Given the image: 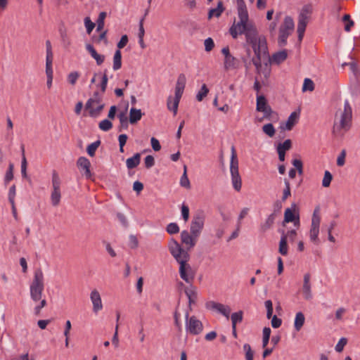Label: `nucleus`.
Returning a JSON list of instances; mask_svg holds the SVG:
<instances>
[{"mask_svg": "<svg viewBox=\"0 0 360 360\" xmlns=\"http://www.w3.org/2000/svg\"><path fill=\"white\" fill-rule=\"evenodd\" d=\"M229 31L234 39L237 38L238 34H245L246 41L252 46L255 55L252 61L259 72L262 61L269 58L266 37L259 34L253 23L243 19H240L237 23L234 22Z\"/></svg>", "mask_w": 360, "mask_h": 360, "instance_id": "1", "label": "nucleus"}, {"mask_svg": "<svg viewBox=\"0 0 360 360\" xmlns=\"http://www.w3.org/2000/svg\"><path fill=\"white\" fill-rule=\"evenodd\" d=\"M44 289L43 274L41 270L34 274V280L30 285L31 300H27V305L29 309H34L35 314L38 315L41 309L46 305V302L41 299Z\"/></svg>", "mask_w": 360, "mask_h": 360, "instance_id": "2", "label": "nucleus"}, {"mask_svg": "<svg viewBox=\"0 0 360 360\" xmlns=\"http://www.w3.org/2000/svg\"><path fill=\"white\" fill-rule=\"evenodd\" d=\"M230 167L233 186L237 191H240L242 186V180L238 172V162L236 152L233 146L231 148V160Z\"/></svg>", "mask_w": 360, "mask_h": 360, "instance_id": "3", "label": "nucleus"}, {"mask_svg": "<svg viewBox=\"0 0 360 360\" xmlns=\"http://www.w3.org/2000/svg\"><path fill=\"white\" fill-rule=\"evenodd\" d=\"M186 85V77L184 75H179L175 89V98H174V102L172 106L171 105V101H169L167 103V106L169 109H172L174 113V115L177 112L179 103L180 98L183 94L184 88Z\"/></svg>", "mask_w": 360, "mask_h": 360, "instance_id": "4", "label": "nucleus"}, {"mask_svg": "<svg viewBox=\"0 0 360 360\" xmlns=\"http://www.w3.org/2000/svg\"><path fill=\"white\" fill-rule=\"evenodd\" d=\"M312 12V6L311 5L304 6L299 16V22L297 25V33H298V39L301 41L304 36V33L305 31V28L308 23V20L309 18V15Z\"/></svg>", "mask_w": 360, "mask_h": 360, "instance_id": "5", "label": "nucleus"}, {"mask_svg": "<svg viewBox=\"0 0 360 360\" xmlns=\"http://www.w3.org/2000/svg\"><path fill=\"white\" fill-rule=\"evenodd\" d=\"M294 30V22L290 17H285L283 24L279 29L278 43L281 46L286 44L287 38Z\"/></svg>", "mask_w": 360, "mask_h": 360, "instance_id": "6", "label": "nucleus"}, {"mask_svg": "<svg viewBox=\"0 0 360 360\" xmlns=\"http://www.w3.org/2000/svg\"><path fill=\"white\" fill-rule=\"evenodd\" d=\"M352 118V109L347 102L345 104L344 112L341 115L340 123L335 124L333 132L340 134L342 129L347 130Z\"/></svg>", "mask_w": 360, "mask_h": 360, "instance_id": "7", "label": "nucleus"}, {"mask_svg": "<svg viewBox=\"0 0 360 360\" xmlns=\"http://www.w3.org/2000/svg\"><path fill=\"white\" fill-rule=\"evenodd\" d=\"M189 259V255H184L183 256V259L178 261L180 264V275L182 279H184L186 282H189L191 279L193 278V276L191 274V267L187 263Z\"/></svg>", "mask_w": 360, "mask_h": 360, "instance_id": "8", "label": "nucleus"}, {"mask_svg": "<svg viewBox=\"0 0 360 360\" xmlns=\"http://www.w3.org/2000/svg\"><path fill=\"white\" fill-rule=\"evenodd\" d=\"M257 110L264 113V118L269 120L273 113L271 108L268 105L264 96H258L257 98Z\"/></svg>", "mask_w": 360, "mask_h": 360, "instance_id": "9", "label": "nucleus"}, {"mask_svg": "<svg viewBox=\"0 0 360 360\" xmlns=\"http://www.w3.org/2000/svg\"><path fill=\"white\" fill-rule=\"evenodd\" d=\"M97 96H98V93H96L95 94L96 98H90L87 101L86 106H85L86 109L89 110V114L92 117L97 116L98 115H99L100 112H101V110L104 108L103 104H100L95 109L93 108L94 104H95V103L99 104L100 103V99L98 98H97Z\"/></svg>", "mask_w": 360, "mask_h": 360, "instance_id": "10", "label": "nucleus"}, {"mask_svg": "<svg viewBox=\"0 0 360 360\" xmlns=\"http://www.w3.org/2000/svg\"><path fill=\"white\" fill-rule=\"evenodd\" d=\"M53 191L51 194V200L53 204L56 205L60 202V180L57 174L54 173L53 175Z\"/></svg>", "mask_w": 360, "mask_h": 360, "instance_id": "11", "label": "nucleus"}, {"mask_svg": "<svg viewBox=\"0 0 360 360\" xmlns=\"http://www.w3.org/2000/svg\"><path fill=\"white\" fill-rule=\"evenodd\" d=\"M169 250L172 255L177 261L182 259L184 255H188V252L182 249L176 240H172L171 242Z\"/></svg>", "mask_w": 360, "mask_h": 360, "instance_id": "12", "label": "nucleus"}, {"mask_svg": "<svg viewBox=\"0 0 360 360\" xmlns=\"http://www.w3.org/2000/svg\"><path fill=\"white\" fill-rule=\"evenodd\" d=\"M320 222L321 219L319 216L316 212H314L311 221V228L310 229V237L313 241H316L318 239Z\"/></svg>", "mask_w": 360, "mask_h": 360, "instance_id": "13", "label": "nucleus"}, {"mask_svg": "<svg viewBox=\"0 0 360 360\" xmlns=\"http://www.w3.org/2000/svg\"><path fill=\"white\" fill-rule=\"evenodd\" d=\"M202 330V323L195 316H192L188 322V330L192 334H198Z\"/></svg>", "mask_w": 360, "mask_h": 360, "instance_id": "14", "label": "nucleus"}, {"mask_svg": "<svg viewBox=\"0 0 360 360\" xmlns=\"http://www.w3.org/2000/svg\"><path fill=\"white\" fill-rule=\"evenodd\" d=\"M203 219L199 216L195 217L191 223V231L194 237H197L200 231L203 227Z\"/></svg>", "mask_w": 360, "mask_h": 360, "instance_id": "15", "label": "nucleus"}, {"mask_svg": "<svg viewBox=\"0 0 360 360\" xmlns=\"http://www.w3.org/2000/svg\"><path fill=\"white\" fill-rule=\"evenodd\" d=\"M236 2L239 18L249 20L248 12L244 0H236Z\"/></svg>", "mask_w": 360, "mask_h": 360, "instance_id": "16", "label": "nucleus"}, {"mask_svg": "<svg viewBox=\"0 0 360 360\" xmlns=\"http://www.w3.org/2000/svg\"><path fill=\"white\" fill-rule=\"evenodd\" d=\"M181 241L183 243L188 245V249L195 245V238L193 235L191 236L188 231H184L181 234Z\"/></svg>", "mask_w": 360, "mask_h": 360, "instance_id": "17", "label": "nucleus"}, {"mask_svg": "<svg viewBox=\"0 0 360 360\" xmlns=\"http://www.w3.org/2000/svg\"><path fill=\"white\" fill-rule=\"evenodd\" d=\"M77 165L85 170V174L87 178H90L91 176L89 167L90 162L84 157H81L77 161Z\"/></svg>", "mask_w": 360, "mask_h": 360, "instance_id": "18", "label": "nucleus"}, {"mask_svg": "<svg viewBox=\"0 0 360 360\" xmlns=\"http://www.w3.org/2000/svg\"><path fill=\"white\" fill-rule=\"evenodd\" d=\"M86 49L89 51L91 56L96 60L97 65H101L105 59V56L103 55L98 54L95 49L91 44L86 45Z\"/></svg>", "mask_w": 360, "mask_h": 360, "instance_id": "19", "label": "nucleus"}, {"mask_svg": "<svg viewBox=\"0 0 360 360\" xmlns=\"http://www.w3.org/2000/svg\"><path fill=\"white\" fill-rule=\"evenodd\" d=\"M91 299L92 300L94 309L95 311H98L102 308L101 299L98 291L94 290L91 292Z\"/></svg>", "mask_w": 360, "mask_h": 360, "instance_id": "20", "label": "nucleus"}, {"mask_svg": "<svg viewBox=\"0 0 360 360\" xmlns=\"http://www.w3.org/2000/svg\"><path fill=\"white\" fill-rule=\"evenodd\" d=\"M298 118V113L297 112H293L291 113V115L289 116L286 123L285 127L281 126V128L283 130H291L295 124L296 123V121Z\"/></svg>", "mask_w": 360, "mask_h": 360, "instance_id": "21", "label": "nucleus"}, {"mask_svg": "<svg viewBox=\"0 0 360 360\" xmlns=\"http://www.w3.org/2000/svg\"><path fill=\"white\" fill-rule=\"evenodd\" d=\"M224 9L225 8L224 7L223 2L219 1L216 8H212L209 11L208 19H211L213 16H215L217 18L219 17L224 11Z\"/></svg>", "mask_w": 360, "mask_h": 360, "instance_id": "22", "label": "nucleus"}, {"mask_svg": "<svg viewBox=\"0 0 360 360\" xmlns=\"http://www.w3.org/2000/svg\"><path fill=\"white\" fill-rule=\"evenodd\" d=\"M142 116L141 110L132 108L129 112V122L131 124H135L141 120Z\"/></svg>", "mask_w": 360, "mask_h": 360, "instance_id": "23", "label": "nucleus"}, {"mask_svg": "<svg viewBox=\"0 0 360 360\" xmlns=\"http://www.w3.org/2000/svg\"><path fill=\"white\" fill-rule=\"evenodd\" d=\"M141 155L139 153L135 154L132 158L127 160V166L129 169L136 167L140 163Z\"/></svg>", "mask_w": 360, "mask_h": 360, "instance_id": "24", "label": "nucleus"}, {"mask_svg": "<svg viewBox=\"0 0 360 360\" xmlns=\"http://www.w3.org/2000/svg\"><path fill=\"white\" fill-rule=\"evenodd\" d=\"M304 316L302 312H298L296 314L295 320V329L299 331L301 328L303 326L304 323Z\"/></svg>", "mask_w": 360, "mask_h": 360, "instance_id": "25", "label": "nucleus"}, {"mask_svg": "<svg viewBox=\"0 0 360 360\" xmlns=\"http://www.w3.org/2000/svg\"><path fill=\"white\" fill-rule=\"evenodd\" d=\"M287 58V53L285 51H278L272 56V60L276 63L283 62Z\"/></svg>", "mask_w": 360, "mask_h": 360, "instance_id": "26", "label": "nucleus"}, {"mask_svg": "<svg viewBox=\"0 0 360 360\" xmlns=\"http://www.w3.org/2000/svg\"><path fill=\"white\" fill-rule=\"evenodd\" d=\"M122 55L121 51L120 50H117L114 58H113V68L114 70H118L121 68L122 65Z\"/></svg>", "mask_w": 360, "mask_h": 360, "instance_id": "27", "label": "nucleus"}, {"mask_svg": "<svg viewBox=\"0 0 360 360\" xmlns=\"http://www.w3.org/2000/svg\"><path fill=\"white\" fill-rule=\"evenodd\" d=\"M279 252L283 255L288 253L287 236H282L279 244Z\"/></svg>", "mask_w": 360, "mask_h": 360, "instance_id": "28", "label": "nucleus"}, {"mask_svg": "<svg viewBox=\"0 0 360 360\" xmlns=\"http://www.w3.org/2000/svg\"><path fill=\"white\" fill-rule=\"evenodd\" d=\"M262 131L265 134H266L269 137H273L276 132V130H275L273 124L271 123L264 124L262 127Z\"/></svg>", "mask_w": 360, "mask_h": 360, "instance_id": "29", "label": "nucleus"}, {"mask_svg": "<svg viewBox=\"0 0 360 360\" xmlns=\"http://www.w3.org/2000/svg\"><path fill=\"white\" fill-rule=\"evenodd\" d=\"M294 221H295V216L292 210L290 208L286 209L284 213L283 224L285 223L292 222Z\"/></svg>", "mask_w": 360, "mask_h": 360, "instance_id": "30", "label": "nucleus"}, {"mask_svg": "<svg viewBox=\"0 0 360 360\" xmlns=\"http://www.w3.org/2000/svg\"><path fill=\"white\" fill-rule=\"evenodd\" d=\"M118 118L121 124V127L127 128L128 127V117L127 115V111L120 112L118 114Z\"/></svg>", "mask_w": 360, "mask_h": 360, "instance_id": "31", "label": "nucleus"}, {"mask_svg": "<svg viewBox=\"0 0 360 360\" xmlns=\"http://www.w3.org/2000/svg\"><path fill=\"white\" fill-rule=\"evenodd\" d=\"M100 144H101V141H96L94 143H92L91 144H90L87 147V153H88V154L90 156H91V157L94 156L96 150L100 146Z\"/></svg>", "mask_w": 360, "mask_h": 360, "instance_id": "32", "label": "nucleus"}, {"mask_svg": "<svg viewBox=\"0 0 360 360\" xmlns=\"http://www.w3.org/2000/svg\"><path fill=\"white\" fill-rule=\"evenodd\" d=\"M242 319H243V311H242L232 314V315H231L232 326H236L237 322L241 321Z\"/></svg>", "mask_w": 360, "mask_h": 360, "instance_id": "33", "label": "nucleus"}, {"mask_svg": "<svg viewBox=\"0 0 360 360\" xmlns=\"http://www.w3.org/2000/svg\"><path fill=\"white\" fill-rule=\"evenodd\" d=\"M271 334V329L269 328H264L263 330V343L262 347L264 348L266 347Z\"/></svg>", "mask_w": 360, "mask_h": 360, "instance_id": "34", "label": "nucleus"}, {"mask_svg": "<svg viewBox=\"0 0 360 360\" xmlns=\"http://www.w3.org/2000/svg\"><path fill=\"white\" fill-rule=\"evenodd\" d=\"M106 16V13L105 12H101L99 14V17L97 20V31H101L103 29L104 27V20Z\"/></svg>", "mask_w": 360, "mask_h": 360, "instance_id": "35", "label": "nucleus"}, {"mask_svg": "<svg viewBox=\"0 0 360 360\" xmlns=\"http://www.w3.org/2000/svg\"><path fill=\"white\" fill-rule=\"evenodd\" d=\"M309 279H310V275L309 274H305L304 278V292L307 295L310 294V285H309Z\"/></svg>", "mask_w": 360, "mask_h": 360, "instance_id": "36", "label": "nucleus"}, {"mask_svg": "<svg viewBox=\"0 0 360 360\" xmlns=\"http://www.w3.org/2000/svg\"><path fill=\"white\" fill-rule=\"evenodd\" d=\"M314 89V82L310 79H305L302 87L303 91H313Z\"/></svg>", "mask_w": 360, "mask_h": 360, "instance_id": "37", "label": "nucleus"}, {"mask_svg": "<svg viewBox=\"0 0 360 360\" xmlns=\"http://www.w3.org/2000/svg\"><path fill=\"white\" fill-rule=\"evenodd\" d=\"M214 307L216 309H217L219 311H220L222 314H224L227 318H229L230 310L229 309L226 308L223 304H215L214 305Z\"/></svg>", "mask_w": 360, "mask_h": 360, "instance_id": "38", "label": "nucleus"}, {"mask_svg": "<svg viewBox=\"0 0 360 360\" xmlns=\"http://www.w3.org/2000/svg\"><path fill=\"white\" fill-rule=\"evenodd\" d=\"M333 179L332 174L326 171L323 179L322 184L324 187H328L330 184V181Z\"/></svg>", "mask_w": 360, "mask_h": 360, "instance_id": "39", "label": "nucleus"}, {"mask_svg": "<svg viewBox=\"0 0 360 360\" xmlns=\"http://www.w3.org/2000/svg\"><path fill=\"white\" fill-rule=\"evenodd\" d=\"M292 143L290 139L285 140L283 143H279L277 146V149H281L283 151H286L290 149Z\"/></svg>", "mask_w": 360, "mask_h": 360, "instance_id": "40", "label": "nucleus"}, {"mask_svg": "<svg viewBox=\"0 0 360 360\" xmlns=\"http://www.w3.org/2000/svg\"><path fill=\"white\" fill-rule=\"evenodd\" d=\"M112 126V122L108 120H104L99 123V127L103 131L109 130Z\"/></svg>", "mask_w": 360, "mask_h": 360, "instance_id": "41", "label": "nucleus"}, {"mask_svg": "<svg viewBox=\"0 0 360 360\" xmlns=\"http://www.w3.org/2000/svg\"><path fill=\"white\" fill-rule=\"evenodd\" d=\"M167 231L170 234L176 233L179 231V226L176 223H171L167 226Z\"/></svg>", "mask_w": 360, "mask_h": 360, "instance_id": "42", "label": "nucleus"}, {"mask_svg": "<svg viewBox=\"0 0 360 360\" xmlns=\"http://www.w3.org/2000/svg\"><path fill=\"white\" fill-rule=\"evenodd\" d=\"M209 92V89L207 88L205 84H203L201 91L198 94L197 98L199 101H202L204 97L207 96Z\"/></svg>", "mask_w": 360, "mask_h": 360, "instance_id": "43", "label": "nucleus"}, {"mask_svg": "<svg viewBox=\"0 0 360 360\" xmlns=\"http://www.w3.org/2000/svg\"><path fill=\"white\" fill-rule=\"evenodd\" d=\"M181 185L186 188L190 187V182L186 175V167H184V172L181 179Z\"/></svg>", "mask_w": 360, "mask_h": 360, "instance_id": "44", "label": "nucleus"}, {"mask_svg": "<svg viewBox=\"0 0 360 360\" xmlns=\"http://www.w3.org/2000/svg\"><path fill=\"white\" fill-rule=\"evenodd\" d=\"M84 23L86 27L88 34H90L93 29L95 27V23L91 22L89 17L85 18Z\"/></svg>", "mask_w": 360, "mask_h": 360, "instance_id": "45", "label": "nucleus"}, {"mask_svg": "<svg viewBox=\"0 0 360 360\" xmlns=\"http://www.w3.org/2000/svg\"><path fill=\"white\" fill-rule=\"evenodd\" d=\"M347 340L346 338H342L340 340L335 347V349L338 352H341L343 350L344 347L346 345Z\"/></svg>", "mask_w": 360, "mask_h": 360, "instance_id": "46", "label": "nucleus"}, {"mask_svg": "<svg viewBox=\"0 0 360 360\" xmlns=\"http://www.w3.org/2000/svg\"><path fill=\"white\" fill-rule=\"evenodd\" d=\"M285 188L283 191V195L282 200H285L288 196L291 195L290 183L288 181H285Z\"/></svg>", "mask_w": 360, "mask_h": 360, "instance_id": "47", "label": "nucleus"}, {"mask_svg": "<svg viewBox=\"0 0 360 360\" xmlns=\"http://www.w3.org/2000/svg\"><path fill=\"white\" fill-rule=\"evenodd\" d=\"M244 349L246 351L245 356L247 360H253V352L251 349L250 345H245Z\"/></svg>", "mask_w": 360, "mask_h": 360, "instance_id": "48", "label": "nucleus"}, {"mask_svg": "<svg viewBox=\"0 0 360 360\" xmlns=\"http://www.w3.org/2000/svg\"><path fill=\"white\" fill-rule=\"evenodd\" d=\"M235 58L232 56H229L225 58L224 66L226 69H228L234 65Z\"/></svg>", "mask_w": 360, "mask_h": 360, "instance_id": "49", "label": "nucleus"}, {"mask_svg": "<svg viewBox=\"0 0 360 360\" xmlns=\"http://www.w3.org/2000/svg\"><path fill=\"white\" fill-rule=\"evenodd\" d=\"M127 140V136L126 134H121L119 136V143H120V152H123V147L125 145Z\"/></svg>", "mask_w": 360, "mask_h": 360, "instance_id": "50", "label": "nucleus"}, {"mask_svg": "<svg viewBox=\"0 0 360 360\" xmlns=\"http://www.w3.org/2000/svg\"><path fill=\"white\" fill-rule=\"evenodd\" d=\"M143 20L142 19L141 20V22H140V28H139V39H140V44L141 45V46L143 48L144 47V44H143L144 29H143Z\"/></svg>", "mask_w": 360, "mask_h": 360, "instance_id": "51", "label": "nucleus"}, {"mask_svg": "<svg viewBox=\"0 0 360 360\" xmlns=\"http://www.w3.org/2000/svg\"><path fill=\"white\" fill-rule=\"evenodd\" d=\"M181 213L183 216V219L185 221H187L189 217V209L188 206L183 205L181 206Z\"/></svg>", "mask_w": 360, "mask_h": 360, "instance_id": "52", "label": "nucleus"}, {"mask_svg": "<svg viewBox=\"0 0 360 360\" xmlns=\"http://www.w3.org/2000/svg\"><path fill=\"white\" fill-rule=\"evenodd\" d=\"M214 41L211 38H207L205 41V47L207 51H210L214 47Z\"/></svg>", "mask_w": 360, "mask_h": 360, "instance_id": "53", "label": "nucleus"}, {"mask_svg": "<svg viewBox=\"0 0 360 360\" xmlns=\"http://www.w3.org/2000/svg\"><path fill=\"white\" fill-rule=\"evenodd\" d=\"M6 181H9L13 179V165L11 164L9 165L8 171L6 172Z\"/></svg>", "mask_w": 360, "mask_h": 360, "instance_id": "54", "label": "nucleus"}, {"mask_svg": "<svg viewBox=\"0 0 360 360\" xmlns=\"http://www.w3.org/2000/svg\"><path fill=\"white\" fill-rule=\"evenodd\" d=\"M346 156V152L343 150L337 160V164L338 166H342L345 164V159Z\"/></svg>", "mask_w": 360, "mask_h": 360, "instance_id": "55", "label": "nucleus"}, {"mask_svg": "<svg viewBox=\"0 0 360 360\" xmlns=\"http://www.w3.org/2000/svg\"><path fill=\"white\" fill-rule=\"evenodd\" d=\"M151 145H152L153 149L155 151H159L161 148L160 142L158 141V139H156L154 137H153L151 139Z\"/></svg>", "mask_w": 360, "mask_h": 360, "instance_id": "56", "label": "nucleus"}, {"mask_svg": "<svg viewBox=\"0 0 360 360\" xmlns=\"http://www.w3.org/2000/svg\"><path fill=\"white\" fill-rule=\"evenodd\" d=\"M154 158L152 155H148L145 158V165L147 168L152 167L154 165Z\"/></svg>", "mask_w": 360, "mask_h": 360, "instance_id": "57", "label": "nucleus"}, {"mask_svg": "<svg viewBox=\"0 0 360 360\" xmlns=\"http://www.w3.org/2000/svg\"><path fill=\"white\" fill-rule=\"evenodd\" d=\"M128 42V37L127 35H123L121 37L120 41L117 44V47L120 49H122Z\"/></svg>", "mask_w": 360, "mask_h": 360, "instance_id": "58", "label": "nucleus"}, {"mask_svg": "<svg viewBox=\"0 0 360 360\" xmlns=\"http://www.w3.org/2000/svg\"><path fill=\"white\" fill-rule=\"evenodd\" d=\"M271 325L274 328H278L281 325V319H278L276 315L272 317Z\"/></svg>", "mask_w": 360, "mask_h": 360, "instance_id": "59", "label": "nucleus"}, {"mask_svg": "<svg viewBox=\"0 0 360 360\" xmlns=\"http://www.w3.org/2000/svg\"><path fill=\"white\" fill-rule=\"evenodd\" d=\"M79 77V73L77 72H72L69 75V80L71 84H75L76 82V80Z\"/></svg>", "mask_w": 360, "mask_h": 360, "instance_id": "60", "label": "nucleus"}, {"mask_svg": "<svg viewBox=\"0 0 360 360\" xmlns=\"http://www.w3.org/2000/svg\"><path fill=\"white\" fill-rule=\"evenodd\" d=\"M107 83H108V77H107L106 74L105 73L103 76L102 82L101 84V91L103 92L105 91Z\"/></svg>", "mask_w": 360, "mask_h": 360, "instance_id": "61", "label": "nucleus"}, {"mask_svg": "<svg viewBox=\"0 0 360 360\" xmlns=\"http://www.w3.org/2000/svg\"><path fill=\"white\" fill-rule=\"evenodd\" d=\"M133 188H134V191H136V192L139 193L143 188V184L139 182V181H136L134 184Z\"/></svg>", "mask_w": 360, "mask_h": 360, "instance_id": "62", "label": "nucleus"}, {"mask_svg": "<svg viewBox=\"0 0 360 360\" xmlns=\"http://www.w3.org/2000/svg\"><path fill=\"white\" fill-rule=\"evenodd\" d=\"M117 108L115 105H112L110 107V111L108 112V117L110 119H114L116 113Z\"/></svg>", "mask_w": 360, "mask_h": 360, "instance_id": "63", "label": "nucleus"}, {"mask_svg": "<svg viewBox=\"0 0 360 360\" xmlns=\"http://www.w3.org/2000/svg\"><path fill=\"white\" fill-rule=\"evenodd\" d=\"M49 320H39L38 321V326L41 329H44L49 323Z\"/></svg>", "mask_w": 360, "mask_h": 360, "instance_id": "64", "label": "nucleus"}]
</instances>
